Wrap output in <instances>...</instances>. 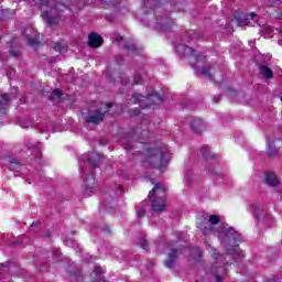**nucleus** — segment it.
<instances>
[{"mask_svg":"<svg viewBox=\"0 0 282 282\" xmlns=\"http://www.w3.org/2000/svg\"><path fill=\"white\" fill-rule=\"evenodd\" d=\"M217 224H219V216L210 215L208 219L203 220L198 225V228L203 230L205 235H210V232L214 235L218 234L219 239L229 242L232 246V248H227L229 254H231L236 261H239V259L243 257V252H241V249L237 247V242L241 241V235L228 226L215 229Z\"/></svg>","mask_w":282,"mask_h":282,"instance_id":"f257e3e1","label":"nucleus"},{"mask_svg":"<svg viewBox=\"0 0 282 282\" xmlns=\"http://www.w3.org/2000/svg\"><path fill=\"white\" fill-rule=\"evenodd\" d=\"M176 52L178 54H183L184 56H187L188 63H191L192 67H195L197 74H202L206 78H210V67H203L204 65V55H197V51H193V48L180 44L176 46Z\"/></svg>","mask_w":282,"mask_h":282,"instance_id":"f03ea898","label":"nucleus"},{"mask_svg":"<svg viewBox=\"0 0 282 282\" xmlns=\"http://www.w3.org/2000/svg\"><path fill=\"white\" fill-rule=\"evenodd\" d=\"M65 4H56L54 0H41L42 19L48 25L58 23V11L65 10Z\"/></svg>","mask_w":282,"mask_h":282,"instance_id":"7ed1b4c3","label":"nucleus"},{"mask_svg":"<svg viewBox=\"0 0 282 282\" xmlns=\"http://www.w3.org/2000/svg\"><path fill=\"white\" fill-rule=\"evenodd\" d=\"M166 193V187L162 183L154 185L153 189L149 193V198L152 199V210L154 213H163L166 210V202L164 200V195ZM156 197L155 199H153Z\"/></svg>","mask_w":282,"mask_h":282,"instance_id":"20e7f679","label":"nucleus"},{"mask_svg":"<svg viewBox=\"0 0 282 282\" xmlns=\"http://www.w3.org/2000/svg\"><path fill=\"white\" fill-rule=\"evenodd\" d=\"M151 154L158 158V160L160 161L158 165L159 171H164V169L169 166V162L171 161V152L167 148L153 149L151 150Z\"/></svg>","mask_w":282,"mask_h":282,"instance_id":"39448f33","label":"nucleus"},{"mask_svg":"<svg viewBox=\"0 0 282 282\" xmlns=\"http://www.w3.org/2000/svg\"><path fill=\"white\" fill-rule=\"evenodd\" d=\"M144 100L145 102H153L154 105H160L162 102V98L158 94L150 95L148 97H144L140 94H134L132 96V102H142Z\"/></svg>","mask_w":282,"mask_h":282,"instance_id":"423d86ee","label":"nucleus"},{"mask_svg":"<svg viewBox=\"0 0 282 282\" xmlns=\"http://www.w3.org/2000/svg\"><path fill=\"white\" fill-rule=\"evenodd\" d=\"M98 162H100V155L98 153H93L88 159L87 162L80 161V173H85V166H93L96 169L98 166Z\"/></svg>","mask_w":282,"mask_h":282,"instance_id":"0eeeda50","label":"nucleus"},{"mask_svg":"<svg viewBox=\"0 0 282 282\" xmlns=\"http://www.w3.org/2000/svg\"><path fill=\"white\" fill-rule=\"evenodd\" d=\"M281 140H269L267 153L269 158H276V153H279V149H281Z\"/></svg>","mask_w":282,"mask_h":282,"instance_id":"6e6552de","label":"nucleus"},{"mask_svg":"<svg viewBox=\"0 0 282 282\" xmlns=\"http://www.w3.org/2000/svg\"><path fill=\"white\" fill-rule=\"evenodd\" d=\"M264 183L268 186H279V184H281V180L273 172H267L264 174Z\"/></svg>","mask_w":282,"mask_h":282,"instance_id":"1a4fd4ad","label":"nucleus"},{"mask_svg":"<svg viewBox=\"0 0 282 282\" xmlns=\"http://www.w3.org/2000/svg\"><path fill=\"white\" fill-rule=\"evenodd\" d=\"M84 186L86 193H94V189L96 188V178L94 177V174H88V176L84 178Z\"/></svg>","mask_w":282,"mask_h":282,"instance_id":"9d476101","label":"nucleus"},{"mask_svg":"<svg viewBox=\"0 0 282 282\" xmlns=\"http://www.w3.org/2000/svg\"><path fill=\"white\" fill-rule=\"evenodd\" d=\"M88 45L90 47H100V45H102V36L97 33H90L88 35Z\"/></svg>","mask_w":282,"mask_h":282,"instance_id":"9b49d317","label":"nucleus"},{"mask_svg":"<svg viewBox=\"0 0 282 282\" xmlns=\"http://www.w3.org/2000/svg\"><path fill=\"white\" fill-rule=\"evenodd\" d=\"M257 14L254 12H251L250 14H242L238 19V25L243 26V25H252L251 21H254V18Z\"/></svg>","mask_w":282,"mask_h":282,"instance_id":"f8f14e48","label":"nucleus"},{"mask_svg":"<svg viewBox=\"0 0 282 282\" xmlns=\"http://www.w3.org/2000/svg\"><path fill=\"white\" fill-rule=\"evenodd\" d=\"M105 118V113L102 112H93L86 118V122L91 124H98V122H102Z\"/></svg>","mask_w":282,"mask_h":282,"instance_id":"ddd939ff","label":"nucleus"},{"mask_svg":"<svg viewBox=\"0 0 282 282\" xmlns=\"http://www.w3.org/2000/svg\"><path fill=\"white\" fill-rule=\"evenodd\" d=\"M224 274H226V269H224L223 267H219L213 271V275L216 282L224 281Z\"/></svg>","mask_w":282,"mask_h":282,"instance_id":"4468645a","label":"nucleus"},{"mask_svg":"<svg viewBox=\"0 0 282 282\" xmlns=\"http://www.w3.org/2000/svg\"><path fill=\"white\" fill-rule=\"evenodd\" d=\"M10 102V98L8 97V94L1 95V101H0V116H3L6 113V105Z\"/></svg>","mask_w":282,"mask_h":282,"instance_id":"2eb2a0df","label":"nucleus"},{"mask_svg":"<svg viewBox=\"0 0 282 282\" xmlns=\"http://www.w3.org/2000/svg\"><path fill=\"white\" fill-rule=\"evenodd\" d=\"M175 259H177V251L173 250L169 253V258L165 261L166 268H173V264L175 263Z\"/></svg>","mask_w":282,"mask_h":282,"instance_id":"dca6fc26","label":"nucleus"},{"mask_svg":"<svg viewBox=\"0 0 282 282\" xmlns=\"http://www.w3.org/2000/svg\"><path fill=\"white\" fill-rule=\"evenodd\" d=\"M260 74L264 76V78H272L274 76L272 69L265 65L260 66Z\"/></svg>","mask_w":282,"mask_h":282,"instance_id":"f3484780","label":"nucleus"},{"mask_svg":"<svg viewBox=\"0 0 282 282\" xmlns=\"http://www.w3.org/2000/svg\"><path fill=\"white\" fill-rule=\"evenodd\" d=\"M192 127L196 133H202V131H204V123L202 121H194Z\"/></svg>","mask_w":282,"mask_h":282,"instance_id":"a211bd4d","label":"nucleus"},{"mask_svg":"<svg viewBox=\"0 0 282 282\" xmlns=\"http://www.w3.org/2000/svg\"><path fill=\"white\" fill-rule=\"evenodd\" d=\"M250 210L253 212V215L257 217V219L260 218L259 213H261V206H259L257 204H252V205H250Z\"/></svg>","mask_w":282,"mask_h":282,"instance_id":"6ab92c4d","label":"nucleus"},{"mask_svg":"<svg viewBox=\"0 0 282 282\" xmlns=\"http://www.w3.org/2000/svg\"><path fill=\"white\" fill-rule=\"evenodd\" d=\"M53 47H54L55 52H58L59 54H63V53L67 52V46H65L61 43L54 44Z\"/></svg>","mask_w":282,"mask_h":282,"instance_id":"aec40b11","label":"nucleus"},{"mask_svg":"<svg viewBox=\"0 0 282 282\" xmlns=\"http://www.w3.org/2000/svg\"><path fill=\"white\" fill-rule=\"evenodd\" d=\"M206 249L210 252V254L214 259H217V250L215 248H213V246L206 245Z\"/></svg>","mask_w":282,"mask_h":282,"instance_id":"412c9836","label":"nucleus"},{"mask_svg":"<svg viewBox=\"0 0 282 282\" xmlns=\"http://www.w3.org/2000/svg\"><path fill=\"white\" fill-rule=\"evenodd\" d=\"M29 45H36L39 43V36L34 35V37H28Z\"/></svg>","mask_w":282,"mask_h":282,"instance_id":"4be33fe9","label":"nucleus"},{"mask_svg":"<svg viewBox=\"0 0 282 282\" xmlns=\"http://www.w3.org/2000/svg\"><path fill=\"white\" fill-rule=\"evenodd\" d=\"M155 28H156L159 31H161V32H165V30H169V25H166V24H161V25H160V22H156Z\"/></svg>","mask_w":282,"mask_h":282,"instance_id":"5701e85b","label":"nucleus"},{"mask_svg":"<svg viewBox=\"0 0 282 282\" xmlns=\"http://www.w3.org/2000/svg\"><path fill=\"white\" fill-rule=\"evenodd\" d=\"M134 83H135V85H140L142 83V76L135 75L134 76Z\"/></svg>","mask_w":282,"mask_h":282,"instance_id":"b1692460","label":"nucleus"},{"mask_svg":"<svg viewBox=\"0 0 282 282\" xmlns=\"http://www.w3.org/2000/svg\"><path fill=\"white\" fill-rule=\"evenodd\" d=\"M53 98H61V90L58 89L53 90Z\"/></svg>","mask_w":282,"mask_h":282,"instance_id":"393cba45","label":"nucleus"},{"mask_svg":"<svg viewBox=\"0 0 282 282\" xmlns=\"http://www.w3.org/2000/svg\"><path fill=\"white\" fill-rule=\"evenodd\" d=\"M137 215H138V217H142V216L144 215V208L139 209V210L137 212Z\"/></svg>","mask_w":282,"mask_h":282,"instance_id":"a878e982","label":"nucleus"},{"mask_svg":"<svg viewBox=\"0 0 282 282\" xmlns=\"http://www.w3.org/2000/svg\"><path fill=\"white\" fill-rule=\"evenodd\" d=\"M142 248H143V250H147V248H148V246H147V240H142Z\"/></svg>","mask_w":282,"mask_h":282,"instance_id":"bb28decb","label":"nucleus"},{"mask_svg":"<svg viewBox=\"0 0 282 282\" xmlns=\"http://www.w3.org/2000/svg\"><path fill=\"white\" fill-rule=\"evenodd\" d=\"M111 107H112L111 104L106 105V106H105V109H106L105 111H107V109H111Z\"/></svg>","mask_w":282,"mask_h":282,"instance_id":"cd10ccee","label":"nucleus"},{"mask_svg":"<svg viewBox=\"0 0 282 282\" xmlns=\"http://www.w3.org/2000/svg\"><path fill=\"white\" fill-rule=\"evenodd\" d=\"M121 83H122V85L127 84V82H124V76L121 77Z\"/></svg>","mask_w":282,"mask_h":282,"instance_id":"c85d7f7f","label":"nucleus"},{"mask_svg":"<svg viewBox=\"0 0 282 282\" xmlns=\"http://www.w3.org/2000/svg\"><path fill=\"white\" fill-rule=\"evenodd\" d=\"M123 148H124V149H131V147H129V145H127V144H124Z\"/></svg>","mask_w":282,"mask_h":282,"instance_id":"c756f323","label":"nucleus"},{"mask_svg":"<svg viewBox=\"0 0 282 282\" xmlns=\"http://www.w3.org/2000/svg\"><path fill=\"white\" fill-rule=\"evenodd\" d=\"M116 41H122V37H117Z\"/></svg>","mask_w":282,"mask_h":282,"instance_id":"7c9ffc66","label":"nucleus"}]
</instances>
